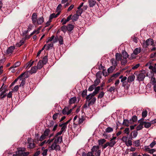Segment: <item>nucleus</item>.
<instances>
[{
  "label": "nucleus",
  "instance_id": "f257e3e1",
  "mask_svg": "<svg viewBox=\"0 0 156 156\" xmlns=\"http://www.w3.org/2000/svg\"><path fill=\"white\" fill-rule=\"evenodd\" d=\"M48 150L49 151L51 152L54 150L57 151V150H60V146H59L57 144V143L55 142V141H54V143L50 146L49 147Z\"/></svg>",
  "mask_w": 156,
  "mask_h": 156
},
{
  "label": "nucleus",
  "instance_id": "f03ea898",
  "mask_svg": "<svg viewBox=\"0 0 156 156\" xmlns=\"http://www.w3.org/2000/svg\"><path fill=\"white\" fill-rule=\"evenodd\" d=\"M145 73L146 72L145 71H141V73H139L137 76V80L139 81H143L145 77Z\"/></svg>",
  "mask_w": 156,
  "mask_h": 156
},
{
  "label": "nucleus",
  "instance_id": "7ed1b4c3",
  "mask_svg": "<svg viewBox=\"0 0 156 156\" xmlns=\"http://www.w3.org/2000/svg\"><path fill=\"white\" fill-rule=\"evenodd\" d=\"M154 41L152 39L149 38L147 39L145 41H144L143 44L145 47H147V46L151 45L154 46Z\"/></svg>",
  "mask_w": 156,
  "mask_h": 156
},
{
  "label": "nucleus",
  "instance_id": "20e7f679",
  "mask_svg": "<svg viewBox=\"0 0 156 156\" xmlns=\"http://www.w3.org/2000/svg\"><path fill=\"white\" fill-rule=\"evenodd\" d=\"M15 47L14 46H11L7 48L5 52L6 54L10 55L12 54L15 50Z\"/></svg>",
  "mask_w": 156,
  "mask_h": 156
},
{
  "label": "nucleus",
  "instance_id": "39448f33",
  "mask_svg": "<svg viewBox=\"0 0 156 156\" xmlns=\"http://www.w3.org/2000/svg\"><path fill=\"white\" fill-rule=\"evenodd\" d=\"M37 15L36 13H34L31 16L32 23L34 25L36 24L37 20Z\"/></svg>",
  "mask_w": 156,
  "mask_h": 156
},
{
  "label": "nucleus",
  "instance_id": "423d86ee",
  "mask_svg": "<svg viewBox=\"0 0 156 156\" xmlns=\"http://www.w3.org/2000/svg\"><path fill=\"white\" fill-rule=\"evenodd\" d=\"M26 150L25 148H21L16 151V154L17 156H22L23 151Z\"/></svg>",
  "mask_w": 156,
  "mask_h": 156
},
{
  "label": "nucleus",
  "instance_id": "0eeeda50",
  "mask_svg": "<svg viewBox=\"0 0 156 156\" xmlns=\"http://www.w3.org/2000/svg\"><path fill=\"white\" fill-rule=\"evenodd\" d=\"M27 38L26 37L25 38H23L22 39L20 40V42L16 43V46L17 47H19L21 45H23L24 43V42L26 40V39Z\"/></svg>",
  "mask_w": 156,
  "mask_h": 156
},
{
  "label": "nucleus",
  "instance_id": "6e6552de",
  "mask_svg": "<svg viewBox=\"0 0 156 156\" xmlns=\"http://www.w3.org/2000/svg\"><path fill=\"white\" fill-rule=\"evenodd\" d=\"M96 100V98L95 97L93 98L90 100L88 101V105L90 106L94 104Z\"/></svg>",
  "mask_w": 156,
  "mask_h": 156
},
{
  "label": "nucleus",
  "instance_id": "1a4fd4ad",
  "mask_svg": "<svg viewBox=\"0 0 156 156\" xmlns=\"http://www.w3.org/2000/svg\"><path fill=\"white\" fill-rule=\"evenodd\" d=\"M122 55L119 53H117L115 55V58L117 61L119 62L122 59Z\"/></svg>",
  "mask_w": 156,
  "mask_h": 156
},
{
  "label": "nucleus",
  "instance_id": "9d476101",
  "mask_svg": "<svg viewBox=\"0 0 156 156\" xmlns=\"http://www.w3.org/2000/svg\"><path fill=\"white\" fill-rule=\"evenodd\" d=\"M85 120V117L83 116H82L79 118V120L76 123V125H80L83 123V121Z\"/></svg>",
  "mask_w": 156,
  "mask_h": 156
},
{
  "label": "nucleus",
  "instance_id": "9b49d317",
  "mask_svg": "<svg viewBox=\"0 0 156 156\" xmlns=\"http://www.w3.org/2000/svg\"><path fill=\"white\" fill-rule=\"evenodd\" d=\"M99 149V146L98 145H94L93 146L92 148L91 149V152L94 153V152H97L98 150H100Z\"/></svg>",
  "mask_w": 156,
  "mask_h": 156
},
{
  "label": "nucleus",
  "instance_id": "f8f14e48",
  "mask_svg": "<svg viewBox=\"0 0 156 156\" xmlns=\"http://www.w3.org/2000/svg\"><path fill=\"white\" fill-rule=\"evenodd\" d=\"M44 18L43 16L38 18L37 19L36 24L38 25H41L44 22Z\"/></svg>",
  "mask_w": 156,
  "mask_h": 156
},
{
  "label": "nucleus",
  "instance_id": "ddd939ff",
  "mask_svg": "<svg viewBox=\"0 0 156 156\" xmlns=\"http://www.w3.org/2000/svg\"><path fill=\"white\" fill-rule=\"evenodd\" d=\"M110 61L112 66L115 68L117 66L119 63V62L116 60H115L114 58H112Z\"/></svg>",
  "mask_w": 156,
  "mask_h": 156
},
{
  "label": "nucleus",
  "instance_id": "4468645a",
  "mask_svg": "<svg viewBox=\"0 0 156 156\" xmlns=\"http://www.w3.org/2000/svg\"><path fill=\"white\" fill-rule=\"evenodd\" d=\"M135 78V76L134 75H130L128 77L127 81L129 83L132 82L134 80Z\"/></svg>",
  "mask_w": 156,
  "mask_h": 156
},
{
  "label": "nucleus",
  "instance_id": "2eb2a0df",
  "mask_svg": "<svg viewBox=\"0 0 156 156\" xmlns=\"http://www.w3.org/2000/svg\"><path fill=\"white\" fill-rule=\"evenodd\" d=\"M89 5L90 7H93L94 6L96 3V2L95 0H88Z\"/></svg>",
  "mask_w": 156,
  "mask_h": 156
},
{
  "label": "nucleus",
  "instance_id": "dca6fc26",
  "mask_svg": "<svg viewBox=\"0 0 156 156\" xmlns=\"http://www.w3.org/2000/svg\"><path fill=\"white\" fill-rule=\"evenodd\" d=\"M59 15V12H58L56 14L55 13H53L50 15L49 17V19L51 20L53 18L57 17Z\"/></svg>",
  "mask_w": 156,
  "mask_h": 156
},
{
  "label": "nucleus",
  "instance_id": "f3484780",
  "mask_svg": "<svg viewBox=\"0 0 156 156\" xmlns=\"http://www.w3.org/2000/svg\"><path fill=\"white\" fill-rule=\"evenodd\" d=\"M131 121L130 120L124 119L122 124L126 126H129V124H131Z\"/></svg>",
  "mask_w": 156,
  "mask_h": 156
},
{
  "label": "nucleus",
  "instance_id": "a211bd4d",
  "mask_svg": "<svg viewBox=\"0 0 156 156\" xmlns=\"http://www.w3.org/2000/svg\"><path fill=\"white\" fill-rule=\"evenodd\" d=\"M76 101V97H74L70 99L69 101V103L70 105L74 104Z\"/></svg>",
  "mask_w": 156,
  "mask_h": 156
},
{
  "label": "nucleus",
  "instance_id": "6ab92c4d",
  "mask_svg": "<svg viewBox=\"0 0 156 156\" xmlns=\"http://www.w3.org/2000/svg\"><path fill=\"white\" fill-rule=\"evenodd\" d=\"M28 144L29 145L28 147L30 149H33L34 148L36 147L35 144L34 143H31L30 142V141L29 140H28Z\"/></svg>",
  "mask_w": 156,
  "mask_h": 156
},
{
  "label": "nucleus",
  "instance_id": "aec40b11",
  "mask_svg": "<svg viewBox=\"0 0 156 156\" xmlns=\"http://www.w3.org/2000/svg\"><path fill=\"white\" fill-rule=\"evenodd\" d=\"M67 31L69 32H71L74 28V26L73 25L71 24H69L67 26Z\"/></svg>",
  "mask_w": 156,
  "mask_h": 156
},
{
  "label": "nucleus",
  "instance_id": "412c9836",
  "mask_svg": "<svg viewBox=\"0 0 156 156\" xmlns=\"http://www.w3.org/2000/svg\"><path fill=\"white\" fill-rule=\"evenodd\" d=\"M143 125L144 127L147 128H148L150 127L151 126V122H143Z\"/></svg>",
  "mask_w": 156,
  "mask_h": 156
},
{
  "label": "nucleus",
  "instance_id": "4be33fe9",
  "mask_svg": "<svg viewBox=\"0 0 156 156\" xmlns=\"http://www.w3.org/2000/svg\"><path fill=\"white\" fill-rule=\"evenodd\" d=\"M38 69L36 66H34L31 68V70L30 73L31 74L32 73H35L37 69Z\"/></svg>",
  "mask_w": 156,
  "mask_h": 156
},
{
  "label": "nucleus",
  "instance_id": "5701e85b",
  "mask_svg": "<svg viewBox=\"0 0 156 156\" xmlns=\"http://www.w3.org/2000/svg\"><path fill=\"white\" fill-rule=\"evenodd\" d=\"M44 65L41 62V60H40L37 63V67L38 69H40L43 67Z\"/></svg>",
  "mask_w": 156,
  "mask_h": 156
},
{
  "label": "nucleus",
  "instance_id": "b1692460",
  "mask_svg": "<svg viewBox=\"0 0 156 156\" xmlns=\"http://www.w3.org/2000/svg\"><path fill=\"white\" fill-rule=\"evenodd\" d=\"M109 144V147H112L116 143V141L115 140H113L111 139L109 142H108Z\"/></svg>",
  "mask_w": 156,
  "mask_h": 156
},
{
  "label": "nucleus",
  "instance_id": "393cba45",
  "mask_svg": "<svg viewBox=\"0 0 156 156\" xmlns=\"http://www.w3.org/2000/svg\"><path fill=\"white\" fill-rule=\"evenodd\" d=\"M133 144L134 146L136 147H138L140 145V140H138L134 141L133 142Z\"/></svg>",
  "mask_w": 156,
  "mask_h": 156
},
{
  "label": "nucleus",
  "instance_id": "a878e982",
  "mask_svg": "<svg viewBox=\"0 0 156 156\" xmlns=\"http://www.w3.org/2000/svg\"><path fill=\"white\" fill-rule=\"evenodd\" d=\"M48 56L47 55H45L43 58L42 60H41V62L43 64L45 65L48 62Z\"/></svg>",
  "mask_w": 156,
  "mask_h": 156
},
{
  "label": "nucleus",
  "instance_id": "bb28decb",
  "mask_svg": "<svg viewBox=\"0 0 156 156\" xmlns=\"http://www.w3.org/2000/svg\"><path fill=\"white\" fill-rule=\"evenodd\" d=\"M137 116L136 115H133L131 119H130L131 120V124L133 123L134 122L136 121L137 120Z\"/></svg>",
  "mask_w": 156,
  "mask_h": 156
},
{
  "label": "nucleus",
  "instance_id": "cd10ccee",
  "mask_svg": "<svg viewBox=\"0 0 156 156\" xmlns=\"http://www.w3.org/2000/svg\"><path fill=\"white\" fill-rule=\"evenodd\" d=\"M21 64V63L20 62H15L13 66H12V67H10V69H12V68H15L19 66Z\"/></svg>",
  "mask_w": 156,
  "mask_h": 156
},
{
  "label": "nucleus",
  "instance_id": "c85d7f7f",
  "mask_svg": "<svg viewBox=\"0 0 156 156\" xmlns=\"http://www.w3.org/2000/svg\"><path fill=\"white\" fill-rule=\"evenodd\" d=\"M141 51V49L140 48H136L133 51L135 54L137 55Z\"/></svg>",
  "mask_w": 156,
  "mask_h": 156
},
{
  "label": "nucleus",
  "instance_id": "c756f323",
  "mask_svg": "<svg viewBox=\"0 0 156 156\" xmlns=\"http://www.w3.org/2000/svg\"><path fill=\"white\" fill-rule=\"evenodd\" d=\"M122 57L123 58L127 59L129 57V55L127 53L126 51H122Z\"/></svg>",
  "mask_w": 156,
  "mask_h": 156
},
{
  "label": "nucleus",
  "instance_id": "7c9ffc66",
  "mask_svg": "<svg viewBox=\"0 0 156 156\" xmlns=\"http://www.w3.org/2000/svg\"><path fill=\"white\" fill-rule=\"evenodd\" d=\"M79 16L77 14H74L72 16V19L73 22L77 21L79 18Z\"/></svg>",
  "mask_w": 156,
  "mask_h": 156
},
{
  "label": "nucleus",
  "instance_id": "2f4dec72",
  "mask_svg": "<svg viewBox=\"0 0 156 156\" xmlns=\"http://www.w3.org/2000/svg\"><path fill=\"white\" fill-rule=\"evenodd\" d=\"M143 122H141L140 124L137 126L136 129L137 130H139L143 128Z\"/></svg>",
  "mask_w": 156,
  "mask_h": 156
},
{
  "label": "nucleus",
  "instance_id": "473e14b6",
  "mask_svg": "<svg viewBox=\"0 0 156 156\" xmlns=\"http://www.w3.org/2000/svg\"><path fill=\"white\" fill-rule=\"evenodd\" d=\"M55 142L57 143L58 142H59L60 143H61L62 141V137L59 136L54 141H55Z\"/></svg>",
  "mask_w": 156,
  "mask_h": 156
},
{
  "label": "nucleus",
  "instance_id": "72a5a7b5",
  "mask_svg": "<svg viewBox=\"0 0 156 156\" xmlns=\"http://www.w3.org/2000/svg\"><path fill=\"white\" fill-rule=\"evenodd\" d=\"M69 110V108L68 107H65L62 110V113L64 115H67V112Z\"/></svg>",
  "mask_w": 156,
  "mask_h": 156
},
{
  "label": "nucleus",
  "instance_id": "f704fd0d",
  "mask_svg": "<svg viewBox=\"0 0 156 156\" xmlns=\"http://www.w3.org/2000/svg\"><path fill=\"white\" fill-rule=\"evenodd\" d=\"M128 81L122 83V86L125 88H128L129 86Z\"/></svg>",
  "mask_w": 156,
  "mask_h": 156
},
{
  "label": "nucleus",
  "instance_id": "c9c22d12",
  "mask_svg": "<svg viewBox=\"0 0 156 156\" xmlns=\"http://www.w3.org/2000/svg\"><path fill=\"white\" fill-rule=\"evenodd\" d=\"M50 132V130L49 129H47L44 131L43 134L46 137L47 136Z\"/></svg>",
  "mask_w": 156,
  "mask_h": 156
},
{
  "label": "nucleus",
  "instance_id": "e433bc0d",
  "mask_svg": "<svg viewBox=\"0 0 156 156\" xmlns=\"http://www.w3.org/2000/svg\"><path fill=\"white\" fill-rule=\"evenodd\" d=\"M61 30L64 33H65L67 30V26L65 25L61 27Z\"/></svg>",
  "mask_w": 156,
  "mask_h": 156
},
{
  "label": "nucleus",
  "instance_id": "4c0bfd02",
  "mask_svg": "<svg viewBox=\"0 0 156 156\" xmlns=\"http://www.w3.org/2000/svg\"><path fill=\"white\" fill-rule=\"evenodd\" d=\"M149 68L153 72L155 73H156V68L155 66L150 65L149 66Z\"/></svg>",
  "mask_w": 156,
  "mask_h": 156
},
{
  "label": "nucleus",
  "instance_id": "58836bf2",
  "mask_svg": "<svg viewBox=\"0 0 156 156\" xmlns=\"http://www.w3.org/2000/svg\"><path fill=\"white\" fill-rule=\"evenodd\" d=\"M113 129L111 127H108L105 129V132L106 133H111L113 131Z\"/></svg>",
  "mask_w": 156,
  "mask_h": 156
},
{
  "label": "nucleus",
  "instance_id": "ea45409f",
  "mask_svg": "<svg viewBox=\"0 0 156 156\" xmlns=\"http://www.w3.org/2000/svg\"><path fill=\"white\" fill-rule=\"evenodd\" d=\"M150 83L153 85L156 84V81L155 78V77H152L151 79Z\"/></svg>",
  "mask_w": 156,
  "mask_h": 156
},
{
  "label": "nucleus",
  "instance_id": "a19ab883",
  "mask_svg": "<svg viewBox=\"0 0 156 156\" xmlns=\"http://www.w3.org/2000/svg\"><path fill=\"white\" fill-rule=\"evenodd\" d=\"M93 98V97L92 96V95L91 94H89L86 97V98L87 100L86 102L87 101H88L90 100Z\"/></svg>",
  "mask_w": 156,
  "mask_h": 156
},
{
  "label": "nucleus",
  "instance_id": "79ce46f5",
  "mask_svg": "<svg viewBox=\"0 0 156 156\" xmlns=\"http://www.w3.org/2000/svg\"><path fill=\"white\" fill-rule=\"evenodd\" d=\"M100 82V79L97 78L94 81V83L93 84L95 87L97 86Z\"/></svg>",
  "mask_w": 156,
  "mask_h": 156
},
{
  "label": "nucleus",
  "instance_id": "37998d69",
  "mask_svg": "<svg viewBox=\"0 0 156 156\" xmlns=\"http://www.w3.org/2000/svg\"><path fill=\"white\" fill-rule=\"evenodd\" d=\"M58 41L60 45H62V44H63V39L62 37V36H60L58 38Z\"/></svg>",
  "mask_w": 156,
  "mask_h": 156
},
{
  "label": "nucleus",
  "instance_id": "c03bdc74",
  "mask_svg": "<svg viewBox=\"0 0 156 156\" xmlns=\"http://www.w3.org/2000/svg\"><path fill=\"white\" fill-rule=\"evenodd\" d=\"M62 7V5L61 4H59L56 8V11L59 12V14L61 12V9Z\"/></svg>",
  "mask_w": 156,
  "mask_h": 156
},
{
  "label": "nucleus",
  "instance_id": "a18cd8bd",
  "mask_svg": "<svg viewBox=\"0 0 156 156\" xmlns=\"http://www.w3.org/2000/svg\"><path fill=\"white\" fill-rule=\"evenodd\" d=\"M102 73L101 71L98 72L96 74L97 78H101Z\"/></svg>",
  "mask_w": 156,
  "mask_h": 156
},
{
  "label": "nucleus",
  "instance_id": "49530a36",
  "mask_svg": "<svg viewBox=\"0 0 156 156\" xmlns=\"http://www.w3.org/2000/svg\"><path fill=\"white\" fill-rule=\"evenodd\" d=\"M34 62V61L31 62V60L30 61L26 64V67H30L33 65Z\"/></svg>",
  "mask_w": 156,
  "mask_h": 156
},
{
  "label": "nucleus",
  "instance_id": "de8ad7c7",
  "mask_svg": "<svg viewBox=\"0 0 156 156\" xmlns=\"http://www.w3.org/2000/svg\"><path fill=\"white\" fill-rule=\"evenodd\" d=\"M41 151V154L43 156H46L47 155L48 151V150L47 149Z\"/></svg>",
  "mask_w": 156,
  "mask_h": 156
},
{
  "label": "nucleus",
  "instance_id": "09e8293b",
  "mask_svg": "<svg viewBox=\"0 0 156 156\" xmlns=\"http://www.w3.org/2000/svg\"><path fill=\"white\" fill-rule=\"evenodd\" d=\"M83 12V9H78L76 11V14H77L78 16H80Z\"/></svg>",
  "mask_w": 156,
  "mask_h": 156
},
{
  "label": "nucleus",
  "instance_id": "8fccbe9b",
  "mask_svg": "<svg viewBox=\"0 0 156 156\" xmlns=\"http://www.w3.org/2000/svg\"><path fill=\"white\" fill-rule=\"evenodd\" d=\"M133 136L131 138V140H132V138H135L136 137L138 134V132L137 130H134L133 132Z\"/></svg>",
  "mask_w": 156,
  "mask_h": 156
},
{
  "label": "nucleus",
  "instance_id": "3c124183",
  "mask_svg": "<svg viewBox=\"0 0 156 156\" xmlns=\"http://www.w3.org/2000/svg\"><path fill=\"white\" fill-rule=\"evenodd\" d=\"M121 64L122 65H125L127 62V59L123 58L121 60Z\"/></svg>",
  "mask_w": 156,
  "mask_h": 156
},
{
  "label": "nucleus",
  "instance_id": "603ef678",
  "mask_svg": "<svg viewBox=\"0 0 156 156\" xmlns=\"http://www.w3.org/2000/svg\"><path fill=\"white\" fill-rule=\"evenodd\" d=\"M125 144L128 146H131L132 145V143L131 140H128V141H127Z\"/></svg>",
  "mask_w": 156,
  "mask_h": 156
},
{
  "label": "nucleus",
  "instance_id": "864d4df0",
  "mask_svg": "<svg viewBox=\"0 0 156 156\" xmlns=\"http://www.w3.org/2000/svg\"><path fill=\"white\" fill-rule=\"evenodd\" d=\"M98 142L99 144H102L106 142V140L104 139H101L98 140Z\"/></svg>",
  "mask_w": 156,
  "mask_h": 156
},
{
  "label": "nucleus",
  "instance_id": "5fc2aeb1",
  "mask_svg": "<svg viewBox=\"0 0 156 156\" xmlns=\"http://www.w3.org/2000/svg\"><path fill=\"white\" fill-rule=\"evenodd\" d=\"M129 128H126L125 129V130L123 131L124 133L128 135L129 133Z\"/></svg>",
  "mask_w": 156,
  "mask_h": 156
},
{
  "label": "nucleus",
  "instance_id": "6e6d98bb",
  "mask_svg": "<svg viewBox=\"0 0 156 156\" xmlns=\"http://www.w3.org/2000/svg\"><path fill=\"white\" fill-rule=\"evenodd\" d=\"M147 112L146 110L143 111L142 112V115L143 118H145L147 115Z\"/></svg>",
  "mask_w": 156,
  "mask_h": 156
},
{
  "label": "nucleus",
  "instance_id": "4d7b16f0",
  "mask_svg": "<svg viewBox=\"0 0 156 156\" xmlns=\"http://www.w3.org/2000/svg\"><path fill=\"white\" fill-rule=\"evenodd\" d=\"M53 46V43H51L50 44H48L47 46V50H49L51 48H52Z\"/></svg>",
  "mask_w": 156,
  "mask_h": 156
},
{
  "label": "nucleus",
  "instance_id": "13d9d810",
  "mask_svg": "<svg viewBox=\"0 0 156 156\" xmlns=\"http://www.w3.org/2000/svg\"><path fill=\"white\" fill-rule=\"evenodd\" d=\"M115 67L113 68V67L112 66H111L108 69V73H112L113 71V70L115 69Z\"/></svg>",
  "mask_w": 156,
  "mask_h": 156
},
{
  "label": "nucleus",
  "instance_id": "bf43d9fd",
  "mask_svg": "<svg viewBox=\"0 0 156 156\" xmlns=\"http://www.w3.org/2000/svg\"><path fill=\"white\" fill-rule=\"evenodd\" d=\"M104 93L103 91H101L99 94L98 96V98H102L104 96Z\"/></svg>",
  "mask_w": 156,
  "mask_h": 156
},
{
  "label": "nucleus",
  "instance_id": "052dcab7",
  "mask_svg": "<svg viewBox=\"0 0 156 156\" xmlns=\"http://www.w3.org/2000/svg\"><path fill=\"white\" fill-rule=\"evenodd\" d=\"M87 91L86 90H85L82 91L81 94L82 97L84 98L87 95Z\"/></svg>",
  "mask_w": 156,
  "mask_h": 156
},
{
  "label": "nucleus",
  "instance_id": "680f3d73",
  "mask_svg": "<svg viewBox=\"0 0 156 156\" xmlns=\"http://www.w3.org/2000/svg\"><path fill=\"white\" fill-rule=\"evenodd\" d=\"M95 87V86L94 85L92 84L88 88V90L89 91H92Z\"/></svg>",
  "mask_w": 156,
  "mask_h": 156
},
{
  "label": "nucleus",
  "instance_id": "e2e57ef3",
  "mask_svg": "<svg viewBox=\"0 0 156 156\" xmlns=\"http://www.w3.org/2000/svg\"><path fill=\"white\" fill-rule=\"evenodd\" d=\"M19 86L18 85L15 86L13 89L12 90V91L14 92L17 91L19 89Z\"/></svg>",
  "mask_w": 156,
  "mask_h": 156
},
{
  "label": "nucleus",
  "instance_id": "0e129e2a",
  "mask_svg": "<svg viewBox=\"0 0 156 156\" xmlns=\"http://www.w3.org/2000/svg\"><path fill=\"white\" fill-rule=\"evenodd\" d=\"M18 78L20 80H23L24 79L25 80V79H24V75L23 73H22L18 77Z\"/></svg>",
  "mask_w": 156,
  "mask_h": 156
},
{
  "label": "nucleus",
  "instance_id": "69168bd1",
  "mask_svg": "<svg viewBox=\"0 0 156 156\" xmlns=\"http://www.w3.org/2000/svg\"><path fill=\"white\" fill-rule=\"evenodd\" d=\"M61 130H62V131L63 132H65L66 130V129L67 128V126L66 125L64 124L61 127Z\"/></svg>",
  "mask_w": 156,
  "mask_h": 156
},
{
  "label": "nucleus",
  "instance_id": "338daca9",
  "mask_svg": "<svg viewBox=\"0 0 156 156\" xmlns=\"http://www.w3.org/2000/svg\"><path fill=\"white\" fill-rule=\"evenodd\" d=\"M120 72H117L116 73L113 74L112 76V77H113L114 79L115 78H116L118 76L120 75Z\"/></svg>",
  "mask_w": 156,
  "mask_h": 156
},
{
  "label": "nucleus",
  "instance_id": "774afa93",
  "mask_svg": "<svg viewBox=\"0 0 156 156\" xmlns=\"http://www.w3.org/2000/svg\"><path fill=\"white\" fill-rule=\"evenodd\" d=\"M46 136L43 134L42 135L39 139V140L42 141L46 138Z\"/></svg>",
  "mask_w": 156,
  "mask_h": 156
}]
</instances>
